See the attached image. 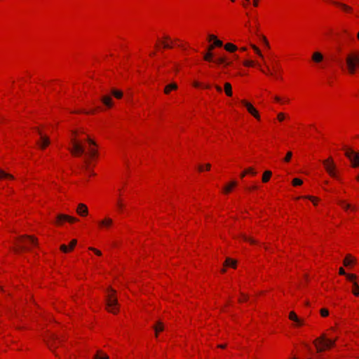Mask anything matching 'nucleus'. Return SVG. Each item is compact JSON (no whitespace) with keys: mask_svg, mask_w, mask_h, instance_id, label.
<instances>
[{"mask_svg":"<svg viewBox=\"0 0 359 359\" xmlns=\"http://www.w3.org/2000/svg\"><path fill=\"white\" fill-rule=\"evenodd\" d=\"M312 60L316 63H319L323 61V55L320 52H315L312 55Z\"/></svg>","mask_w":359,"mask_h":359,"instance_id":"nucleus-16","label":"nucleus"},{"mask_svg":"<svg viewBox=\"0 0 359 359\" xmlns=\"http://www.w3.org/2000/svg\"><path fill=\"white\" fill-rule=\"evenodd\" d=\"M76 212L81 217H85L88 214V207L83 203H79L78 205Z\"/></svg>","mask_w":359,"mask_h":359,"instance_id":"nucleus-13","label":"nucleus"},{"mask_svg":"<svg viewBox=\"0 0 359 359\" xmlns=\"http://www.w3.org/2000/svg\"><path fill=\"white\" fill-rule=\"evenodd\" d=\"M285 115L283 113H279L278 114V119L279 121H283L284 120Z\"/></svg>","mask_w":359,"mask_h":359,"instance_id":"nucleus-46","label":"nucleus"},{"mask_svg":"<svg viewBox=\"0 0 359 359\" xmlns=\"http://www.w3.org/2000/svg\"><path fill=\"white\" fill-rule=\"evenodd\" d=\"M243 65L246 67H252L254 65V62L252 60H245L243 62Z\"/></svg>","mask_w":359,"mask_h":359,"instance_id":"nucleus-39","label":"nucleus"},{"mask_svg":"<svg viewBox=\"0 0 359 359\" xmlns=\"http://www.w3.org/2000/svg\"><path fill=\"white\" fill-rule=\"evenodd\" d=\"M163 324L161 321H158L156 325L154 326V329L156 332V336H157V333L158 332L163 331Z\"/></svg>","mask_w":359,"mask_h":359,"instance_id":"nucleus-23","label":"nucleus"},{"mask_svg":"<svg viewBox=\"0 0 359 359\" xmlns=\"http://www.w3.org/2000/svg\"><path fill=\"white\" fill-rule=\"evenodd\" d=\"M257 1H258V0H254V6H257Z\"/></svg>","mask_w":359,"mask_h":359,"instance_id":"nucleus-64","label":"nucleus"},{"mask_svg":"<svg viewBox=\"0 0 359 359\" xmlns=\"http://www.w3.org/2000/svg\"><path fill=\"white\" fill-rule=\"evenodd\" d=\"M247 174H252L253 175H256V172L252 168H249L245 170Z\"/></svg>","mask_w":359,"mask_h":359,"instance_id":"nucleus-42","label":"nucleus"},{"mask_svg":"<svg viewBox=\"0 0 359 359\" xmlns=\"http://www.w3.org/2000/svg\"><path fill=\"white\" fill-rule=\"evenodd\" d=\"M335 341L336 339L327 338L326 335L323 334L314 340L313 344L318 352H323L332 347L334 345Z\"/></svg>","mask_w":359,"mask_h":359,"instance_id":"nucleus-5","label":"nucleus"},{"mask_svg":"<svg viewBox=\"0 0 359 359\" xmlns=\"http://www.w3.org/2000/svg\"><path fill=\"white\" fill-rule=\"evenodd\" d=\"M347 280H348L350 282L352 283V285L353 284V281H356V276L355 274L348 273L346 276Z\"/></svg>","mask_w":359,"mask_h":359,"instance_id":"nucleus-32","label":"nucleus"},{"mask_svg":"<svg viewBox=\"0 0 359 359\" xmlns=\"http://www.w3.org/2000/svg\"><path fill=\"white\" fill-rule=\"evenodd\" d=\"M271 175H272V172L271 171H269V170L265 171L264 172V175L262 177V182H267L269 180Z\"/></svg>","mask_w":359,"mask_h":359,"instance_id":"nucleus-27","label":"nucleus"},{"mask_svg":"<svg viewBox=\"0 0 359 359\" xmlns=\"http://www.w3.org/2000/svg\"><path fill=\"white\" fill-rule=\"evenodd\" d=\"M292 156V153L291 151H288L286 154V156L284 158L285 162H289Z\"/></svg>","mask_w":359,"mask_h":359,"instance_id":"nucleus-37","label":"nucleus"},{"mask_svg":"<svg viewBox=\"0 0 359 359\" xmlns=\"http://www.w3.org/2000/svg\"><path fill=\"white\" fill-rule=\"evenodd\" d=\"M340 275L346 276L348 273H346L343 268L339 269V271Z\"/></svg>","mask_w":359,"mask_h":359,"instance_id":"nucleus-50","label":"nucleus"},{"mask_svg":"<svg viewBox=\"0 0 359 359\" xmlns=\"http://www.w3.org/2000/svg\"><path fill=\"white\" fill-rule=\"evenodd\" d=\"M346 67L350 74H354L359 68V53L351 52L346 57Z\"/></svg>","mask_w":359,"mask_h":359,"instance_id":"nucleus-3","label":"nucleus"},{"mask_svg":"<svg viewBox=\"0 0 359 359\" xmlns=\"http://www.w3.org/2000/svg\"><path fill=\"white\" fill-rule=\"evenodd\" d=\"M107 292L108 294L106 297V309L109 312L116 314L119 310V304L117 298L114 295L116 291L111 287H109Z\"/></svg>","mask_w":359,"mask_h":359,"instance_id":"nucleus-2","label":"nucleus"},{"mask_svg":"<svg viewBox=\"0 0 359 359\" xmlns=\"http://www.w3.org/2000/svg\"><path fill=\"white\" fill-rule=\"evenodd\" d=\"M257 188V186H252V187L250 188V189H256Z\"/></svg>","mask_w":359,"mask_h":359,"instance_id":"nucleus-63","label":"nucleus"},{"mask_svg":"<svg viewBox=\"0 0 359 359\" xmlns=\"http://www.w3.org/2000/svg\"><path fill=\"white\" fill-rule=\"evenodd\" d=\"M289 318L294 321L297 325H302L303 322L299 319L294 311H291L289 314Z\"/></svg>","mask_w":359,"mask_h":359,"instance_id":"nucleus-14","label":"nucleus"},{"mask_svg":"<svg viewBox=\"0 0 359 359\" xmlns=\"http://www.w3.org/2000/svg\"><path fill=\"white\" fill-rule=\"evenodd\" d=\"M62 221H68L70 223H73V222L78 221V219L75 217H71V216H69L67 215H63V214L58 215L57 216L56 222L57 224H60Z\"/></svg>","mask_w":359,"mask_h":359,"instance_id":"nucleus-11","label":"nucleus"},{"mask_svg":"<svg viewBox=\"0 0 359 359\" xmlns=\"http://www.w3.org/2000/svg\"><path fill=\"white\" fill-rule=\"evenodd\" d=\"M225 266H231L233 268H236V261L231 259V258H226L224 262Z\"/></svg>","mask_w":359,"mask_h":359,"instance_id":"nucleus-22","label":"nucleus"},{"mask_svg":"<svg viewBox=\"0 0 359 359\" xmlns=\"http://www.w3.org/2000/svg\"><path fill=\"white\" fill-rule=\"evenodd\" d=\"M252 49L255 51V53L261 57H263V55L259 50V49L254 44L250 45Z\"/></svg>","mask_w":359,"mask_h":359,"instance_id":"nucleus-33","label":"nucleus"},{"mask_svg":"<svg viewBox=\"0 0 359 359\" xmlns=\"http://www.w3.org/2000/svg\"><path fill=\"white\" fill-rule=\"evenodd\" d=\"M45 341L50 350L55 353V356L57 357L58 355L55 353V348L57 347L55 345V341H58L59 342H62V339L55 334L50 333L48 336L47 339H46Z\"/></svg>","mask_w":359,"mask_h":359,"instance_id":"nucleus-7","label":"nucleus"},{"mask_svg":"<svg viewBox=\"0 0 359 359\" xmlns=\"http://www.w3.org/2000/svg\"><path fill=\"white\" fill-rule=\"evenodd\" d=\"M60 250L63 252H67L69 250V248H67V245H62L60 246Z\"/></svg>","mask_w":359,"mask_h":359,"instance_id":"nucleus-44","label":"nucleus"},{"mask_svg":"<svg viewBox=\"0 0 359 359\" xmlns=\"http://www.w3.org/2000/svg\"><path fill=\"white\" fill-rule=\"evenodd\" d=\"M217 39V36L213 35V34H209L208 35V40L209 41H214Z\"/></svg>","mask_w":359,"mask_h":359,"instance_id":"nucleus-48","label":"nucleus"},{"mask_svg":"<svg viewBox=\"0 0 359 359\" xmlns=\"http://www.w3.org/2000/svg\"><path fill=\"white\" fill-rule=\"evenodd\" d=\"M215 88H216V90H217L218 92H222V88H221L219 86H218V85H216V86H215Z\"/></svg>","mask_w":359,"mask_h":359,"instance_id":"nucleus-55","label":"nucleus"},{"mask_svg":"<svg viewBox=\"0 0 359 359\" xmlns=\"http://www.w3.org/2000/svg\"><path fill=\"white\" fill-rule=\"evenodd\" d=\"M163 47L165 48H172V46L170 45L169 43H163Z\"/></svg>","mask_w":359,"mask_h":359,"instance_id":"nucleus-51","label":"nucleus"},{"mask_svg":"<svg viewBox=\"0 0 359 359\" xmlns=\"http://www.w3.org/2000/svg\"><path fill=\"white\" fill-rule=\"evenodd\" d=\"M338 204L339 205H341L345 210H347L348 209H350L351 208V205L349 204V203H347L344 200H339L338 201Z\"/></svg>","mask_w":359,"mask_h":359,"instance_id":"nucleus-25","label":"nucleus"},{"mask_svg":"<svg viewBox=\"0 0 359 359\" xmlns=\"http://www.w3.org/2000/svg\"><path fill=\"white\" fill-rule=\"evenodd\" d=\"M261 69V71H262V72L265 73V72H264L263 69ZM267 69H268V72H266V74H270V75H273V74L270 71V69H269V67H267Z\"/></svg>","mask_w":359,"mask_h":359,"instance_id":"nucleus-52","label":"nucleus"},{"mask_svg":"<svg viewBox=\"0 0 359 359\" xmlns=\"http://www.w3.org/2000/svg\"><path fill=\"white\" fill-rule=\"evenodd\" d=\"M351 210L354 211L356 210V207L355 206H353L351 205V208H350Z\"/></svg>","mask_w":359,"mask_h":359,"instance_id":"nucleus-60","label":"nucleus"},{"mask_svg":"<svg viewBox=\"0 0 359 359\" xmlns=\"http://www.w3.org/2000/svg\"><path fill=\"white\" fill-rule=\"evenodd\" d=\"M243 238L245 241H249L251 243H255V241L251 238H248L246 236H243Z\"/></svg>","mask_w":359,"mask_h":359,"instance_id":"nucleus-47","label":"nucleus"},{"mask_svg":"<svg viewBox=\"0 0 359 359\" xmlns=\"http://www.w3.org/2000/svg\"><path fill=\"white\" fill-rule=\"evenodd\" d=\"M37 239L32 236H22L18 238L16 248L14 249L15 253H20L22 250H29V245H36Z\"/></svg>","mask_w":359,"mask_h":359,"instance_id":"nucleus-4","label":"nucleus"},{"mask_svg":"<svg viewBox=\"0 0 359 359\" xmlns=\"http://www.w3.org/2000/svg\"><path fill=\"white\" fill-rule=\"evenodd\" d=\"M224 49L228 52L233 53L234 51H236L238 49V48L234 44L228 43L225 44Z\"/></svg>","mask_w":359,"mask_h":359,"instance_id":"nucleus-19","label":"nucleus"},{"mask_svg":"<svg viewBox=\"0 0 359 359\" xmlns=\"http://www.w3.org/2000/svg\"><path fill=\"white\" fill-rule=\"evenodd\" d=\"M353 293L354 295H359V285H358L356 281H353Z\"/></svg>","mask_w":359,"mask_h":359,"instance_id":"nucleus-29","label":"nucleus"},{"mask_svg":"<svg viewBox=\"0 0 359 359\" xmlns=\"http://www.w3.org/2000/svg\"><path fill=\"white\" fill-rule=\"evenodd\" d=\"M320 314H321L322 316L326 317V316H327L329 315V311L326 309H322L320 310Z\"/></svg>","mask_w":359,"mask_h":359,"instance_id":"nucleus-38","label":"nucleus"},{"mask_svg":"<svg viewBox=\"0 0 359 359\" xmlns=\"http://www.w3.org/2000/svg\"><path fill=\"white\" fill-rule=\"evenodd\" d=\"M35 130L40 135V141L37 142V144L41 149H45L50 144L49 138L43 135L38 128H36Z\"/></svg>","mask_w":359,"mask_h":359,"instance_id":"nucleus-9","label":"nucleus"},{"mask_svg":"<svg viewBox=\"0 0 359 359\" xmlns=\"http://www.w3.org/2000/svg\"><path fill=\"white\" fill-rule=\"evenodd\" d=\"M304 198L311 200L314 203V205H316V201H317L318 198L310 196H304Z\"/></svg>","mask_w":359,"mask_h":359,"instance_id":"nucleus-43","label":"nucleus"},{"mask_svg":"<svg viewBox=\"0 0 359 359\" xmlns=\"http://www.w3.org/2000/svg\"><path fill=\"white\" fill-rule=\"evenodd\" d=\"M4 177H8V178H10V179H13V175L5 172L2 170H0V180L2 179V178H4Z\"/></svg>","mask_w":359,"mask_h":359,"instance_id":"nucleus-31","label":"nucleus"},{"mask_svg":"<svg viewBox=\"0 0 359 359\" xmlns=\"http://www.w3.org/2000/svg\"><path fill=\"white\" fill-rule=\"evenodd\" d=\"M241 294L243 297V298L242 299H239V302L247 301L248 297L245 294Z\"/></svg>","mask_w":359,"mask_h":359,"instance_id":"nucleus-53","label":"nucleus"},{"mask_svg":"<svg viewBox=\"0 0 359 359\" xmlns=\"http://www.w3.org/2000/svg\"><path fill=\"white\" fill-rule=\"evenodd\" d=\"M344 154L350 161L353 168L359 167V152L355 151L350 147H344Z\"/></svg>","mask_w":359,"mask_h":359,"instance_id":"nucleus-6","label":"nucleus"},{"mask_svg":"<svg viewBox=\"0 0 359 359\" xmlns=\"http://www.w3.org/2000/svg\"><path fill=\"white\" fill-rule=\"evenodd\" d=\"M275 100H276V101L279 102V101L280 100V98L279 97H278V96H276V97H275Z\"/></svg>","mask_w":359,"mask_h":359,"instance_id":"nucleus-61","label":"nucleus"},{"mask_svg":"<svg viewBox=\"0 0 359 359\" xmlns=\"http://www.w3.org/2000/svg\"><path fill=\"white\" fill-rule=\"evenodd\" d=\"M323 164L326 170V171L329 173L331 177H335V169L336 165L334 163V161L332 157L328 158L326 160L323 161Z\"/></svg>","mask_w":359,"mask_h":359,"instance_id":"nucleus-8","label":"nucleus"},{"mask_svg":"<svg viewBox=\"0 0 359 359\" xmlns=\"http://www.w3.org/2000/svg\"><path fill=\"white\" fill-rule=\"evenodd\" d=\"M117 207L120 210H122L123 208V204L122 203L121 201V200H118L117 201Z\"/></svg>","mask_w":359,"mask_h":359,"instance_id":"nucleus-45","label":"nucleus"},{"mask_svg":"<svg viewBox=\"0 0 359 359\" xmlns=\"http://www.w3.org/2000/svg\"><path fill=\"white\" fill-rule=\"evenodd\" d=\"M213 62L217 65H223L224 67H229L232 65L231 62L227 61L226 58L223 56L215 59Z\"/></svg>","mask_w":359,"mask_h":359,"instance_id":"nucleus-12","label":"nucleus"},{"mask_svg":"<svg viewBox=\"0 0 359 359\" xmlns=\"http://www.w3.org/2000/svg\"><path fill=\"white\" fill-rule=\"evenodd\" d=\"M76 243H77V241L76 239L72 240L69 245V250H72L74 248V246L76 245Z\"/></svg>","mask_w":359,"mask_h":359,"instance_id":"nucleus-40","label":"nucleus"},{"mask_svg":"<svg viewBox=\"0 0 359 359\" xmlns=\"http://www.w3.org/2000/svg\"><path fill=\"white\" fill-rule=\"evenodd\" d=\"M219 348H224L226 347V344H220L218 346Z\"/></svg>","mask_w":359,"mask_h":359,"instance_id":"nucleus-59","label":"nucleus"},{"mask_svg":"<svg viewBox=\"0 0 359 359\" xmlns=\"http://www.w3.org/2000/svg\"><path fill=\"white\" fill-rule=\"evenodd\" d=\"M261 39H262V41H264V44H265L267 47H269V42H268L267 39H266V37H265V36H261Z\"/></svg>","mask_w":359,"mask_h":359,"instance_id":"nucleus-49","label":"nucleus"},{"mask_svg":"<svg viewBox=\"0 0 359 359\" xmlns=\"http://www.w3.org/2000/svg\"><path fill=\"white\" fill-rule=\"evenodd\" d=\"M87 142L89 144L88 151H86L84 146L79 141L72 140V148L69 149L71 153L75 156H81L85 154L84 162L88 164L89 163V158H94L97 155V151L94 148L97 146L96 142L90 139L87 138Z\"/></svg>","mask_w":359,"mask_h":359,"instance_id":"nucleus-1","label":"nucleus"},{"mask_svg":"<svg viewBox=\"0 0 359 359\" xmlns=\"http://www.w3.org/2000/svg\"><path fill=\"white\" fill-rule=\"evenodd\" d=\"M102 103L107 107L110 108L113 106L112 99L110 96L105 95L101 98Z\"/></svg>","mask_w":359,"mask_h":359,"instance_id":"nucleus-15","label":"nucleus"},{"mask_svg":"<svg viewBox=\"0 0 359 359\" xmlns=\"http://www.w3.org/2000/svg\"><path fill=\"white\" fill-rule=\"evenodd\" d=\"M241 103L247 108L249 113H250L257 119L260 118V116L258 114L257 109L248 102L242 100Z\"/></svg>","mask_w":359,"mask_h":359,"instance_id":"nucleus-10","label":"nucleus"},{"mask_svg":"<svg viewBox=\"0 0 359 359\" xmlns=\"http://www.w3.org/2000/svg\"><path fill=\"white\" fill-rule=\"evenodd\" d=\"M334 4L340 6L342 9H344L345 11H351V8L348 6L346 4H341V3H338V2H334Z\"/></svg>","mask_w":359,"mask_h":359,"instance_id":"nucleus-30","label":"nucleus"},{"mask_svg":"<svg viewBox=\"0 0 359 359\" xmlns=\"http://www.w3.org/2000/svg\"><path fill=\"white\" fill-rule=\"evenodd\" d=\"M194 87H198L200 86V83L197 81L194 82L193 83Z\"/></svg>","mask_w":359,"mask_h":359,"instance_id":"nucleus-56","label":"nucleus"},{"mask_svg":"<svg viewBox=\"0 0 359 359\" xmlns=\"http://www.w3.org/2000/svg\"><path fill=\"white\" fill-rule=\"evenodd\" d=\"M215 47H222L223 46V43L221 40L217 39L214 41L213 43Z\"/></svg>","mask_w":359,"mask_h":359,"instance_id":"nucleus-35","label":"nucleus"},{"mask_svg":"<svg viewBox=\"0 0 359 359\" xmlns=\"http://www.w3.org/2000/svg\"><path fill=\"white\" fill-rule=\"evenodd\" d=\"M89 250L94 252L98 256H100L102 255V252L100 250H98L94 248L90 247V248H89Z\"/></svg>","mask_w":359,"mask_h":359,"instance_id":"nucleus-41","label":"nucleus"},{"mask_svg":"<svg viewBox=\"0 0 359 359\" xmlns=\"http://www.w3.org/2000/svg\"><path fill=\"white\" fill-rule=\"evenodd\" d=\"M215 48L214 44L210 45L208 48V52H211Z\"/></svg>","mask_w":359,"mask_h":359,"instance_id":"nucleus-54","label":"nucleus"},{"mask_svg":"<svg viewBox=\"0 0 359 359\" xmlns=\"http://www.w3.org/2000/svg\"><path fill=\"white\" fill-rule=\"evenodd\" d=\"M302 183H303L302 180L299 179V178H294L292 180V185L293 186H299V185L302 184Z\"/></svg>","mask_w":359,"mask_h":359,"instance_id":"nucleus-34","label":"nucleus"},{"mask_svg":"<svg viewBox=\"0 0 359 359\" xmlns=\"http://www.w3.org/2000/svg\"><path fill=\"white\" fill-rule=\"evenodd\" d=\"M198 170H199V171H203V166L202 165H199L198 166Z\"/></svg>","mask_w":359,"mask_h":359,"instance_id":"nucleus-62","label":"nucleus"},{"mask_svg":"<svg viewBox=\"0 0 359 359\" xmlns=\"http://www.w3.org/2000/svg\"><path fill=\"white\" fill-rule=\"evenodd\" d=\"M177 85L175 83H172L170 84L167 85L164 88V93L165 94H169L170 92L172 90H177Z\"/></svg>","mask_w":359,"mask_h":359,"instance_id":"nucleus-18","label":"nucleus"},{"mask_svg":"<svg viewBox=\"0 0 359 359\" xmlns=\"http://www.w3.org/2000/svg\"><path fill=\"white\" fill-rule=\"evenodd\" d=\"M113 223V220L111 218H104L103 220L99 222V225L100 226L109 227Z\"/></svg>","mask_w":359,"mask_h":359,"instance_id":"nucleus-17","label":"nucleus"},{"mask_svg":"<svg viewBox=\"0 0 359 359\" xmlns=\"http://www.w3.org/2000/svg\"><path fill=\"white\" fill-rule=\"evenodd\" d=\"M111 94L117 99H121L123 97V92L119 90L112 89Z\"/></svg>","mask_w":359,"mask_h":359,"instance_id":"nucleus-26","label":"nucleus"},{"mask_svg":"<svg viewBox=\"0 0 359 359\" xmlns=\"http://www.w3.org/2000/svg\"><path fill=\"white\" fill-rule=\"evenodd\" d=\"M236 185L237 182L236 181H232L224 188V191L225 193H229L231 191L232 188L236 187Z\"/></svg>","mask_w":359,"mask_h":359,"instance_id":"nucleus-20","label":"nucleus"},{"mask_svg":"<svg viewBox=\"0 0 359 359\" xmlns=\"http://www.w3.org/2000/svg\"><path fill=\"white\" fill-rule=\"evenodd\" d=\"M205 167H206V170H210V169L211 165H210V163H207V164L205 165Z\"/></svg>","mask_w":359,"mask_h":359,"instance_id":"nucleus-57","label":"nucleus"},{"mask_svg":"<svg viewBox=\"0 0 359 359\" xmlns=\"http://www.w3.org/2000/svg\"><path fill=\"white\" fill-rule=\"evenodd\" d=\"M93 359H109V357L101 351H97V353L94 355Z\"/></svg>","mask_w":359,"mask_h":359,"instance_id":"nucleus-21","label":"nucleus"},{"mask_svg":"<svg viewBox=\"0 0 359 359\" xmlns=\"http://www.w3.org/2000/svg\"><path fill=\"white\" fill-rule=\"evenodd\" d=\"M203 59L208 62H213V53L212 52H208L204 54Z\"/></svg>","mask_w":359,"mask_h":359,"instance_id":"nucleus-28","label":"nucleus"},{"mask_svg":"<svg viewBox=\"0 0 359 359\" xmlns=\"http://www.w3.org/2000/svg\"><path fill=\"white\" fill-rule=\"evenodd\" d=\"M246 174H247V173H246V172H245V170L243 172H242V173H241V178L244 177L245 176V175H246Z\"/></svg>","mask_w":359,"mask_h":359,"instance_id":"nucleus-58","label":"nucleus"},{"mask_svg":"<svg viewBox=\"0 0 359 359\" xmlns=\"http://www.w3.org/2000/svg\"><path fill=\"white\" fill-rule=\"evenodd\" d=\"M224 91L227 96L232 95V88H231V85L229 83H225Z\"/></svg>","mask_w":359,"mask_h":359,"instance_id":"nucleus-24","label":"nucleus"},{"mask_svg":"<svg viewBox=\"0 0 359 359\" xmlns=\"http://www.w3.org/2000/svg\"><path fill=\"white\" fill-rule=\"evenodd\" d=\"M350 259H351V256L350 255L346 256V257L344 260V266H348L351 263V260Z\"/></svg>","mask_w":359,"mask_h":359,"instance_id":"nucleus-36","label":"nucleus"}]
</instances>
